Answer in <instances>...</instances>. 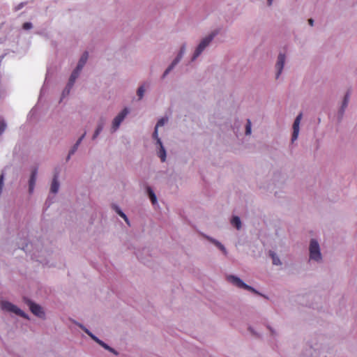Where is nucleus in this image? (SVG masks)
I'll list each match as a JSON object with an SVG mask.
<instances>
[{
  "label": "nucleus",
  "mask_w": 357,
  "mask_h": 357,
  "mask_svg": "<svg viewBox=\"0 0 357 357\" xmlns=\"http://www.w3.org/2000/svg\"><path fill=\"white\" fill-rule=\"evenodd\" d=\"M217 34V31H212L200 40L192 53L190 62L195 61L202 55V54L210 46Z\"/></svg>",
  "instance_id": "1"
},
{
  "label": "nucleus",
  "mask_w": 357,
  "mask_h": 357,
  "mask_svg": "<svg viewBox=\"0 0 357 357\" xmlns=\"http://www.w3.org/2000/svg\"><path fill=\"white\" fill-rule=\"evenodd\" d=\"M309 261H312L317 264L323 262V255L321 251V247L315 238H312L309 243Z\"/></svg>",
  "instance_id": "2"
},
{
  "label": "nucleus",
  "mask_w": 357,
  "mask_h": 357,
  "mask_svg": "<svg viewBox=\"0 0 357 357\" xmlns=\"http://www.w3.org/2000/svg\"><path fill=\"white\" fill-rule=\"evenodd\" d=\"M227 280L228 282H229L231 284H232L233 285L236 286L238 288L250 291L255 294H258L266 298L265 296L259 293L257 289L247 284L241 278L236 275H229L227 276Z\"/></svg>",
  "instance_id": "3"
},
{
  "label": "nucleus",
  "mask_w": 357,
  "mask_h": 357,
  "mask_svg": "<svg viewBox=\"0 0 357 357\" xmlns=\"http://www.w3.org/2000/svg\"><path fill=\"white\" fill-rule=\"evenodd\" d=\"M1 309L6 312L13 313L21 317L29 319V315L20 309L17 306L7 301L0 302Z\"/></svg>",
  "instance_id": "4"
},
{
  "label": "nucleus",
  "mask_w": 357,
  "mask_h": 357,
  "mask_svg": "<svg viewBox=\"0 0 357 357\" xmlns=\"http://www.w3.org/2000/svg\"><path fill=\"white\" fill-rule=\"evenodd\" d=\"M130 113V109L124 107L118 114L113 119L110 127V132H116L120 128L122 122Z\"/></svg>",
  "instance_id": "5"
},
{
  "label": "nucleus",
  "mask_w": 357,
  "mask_h": 357,
  "mask_svg": "<svg viewBox=\"0 0 357 357\" xmlns=\"http://www.w3.org/2000/svg\"><path fill=\"white\" fill-rule=\"evenodd\" d=\"M287 61V55L283 52H280L277 56L275 64V79L280 80Z\"/></svg>",
  "instance_id": "6"
},
{
  "label": "nucleus",
  "mask_w": 357,
  "mask_h": 357,
  "mask_svg": "<svg viewBox=\"0 0 357 357\" xmlns=\"http://www.w3.org/2000/svg\"><path fill=\"white\" fill-rule=\"evenodd\" d=\"M76 324L82 329L93 340H94L96 342H97L99 345L102 347L106 350H108L109 351L117 354V352L112 347H110L109 345H107L106 343H105L103 341L100 340L98 337H96L95 335H93L87 328H86L83 324L79 323H76Z\"/></svg>",
  "instance_id": "7"
},
{
  "label": "nucleus",
  "mask_w": 357,
  "mask_h": 357,
  "mask_svg": "<svg viewBox=\"0 0 357 357\" xmlns=\"http://www.w3.org/2000/svg\"><path fill=\"white\" fill-rule=\"evenodd\" d=\"M24 301L29 307L31 312L34 315L39 318H43L45 317V312L40 305L26 298H24Z\"/></svg>",
  "instance_id": "8"
},
{
  "label": "nucleus",
  "mask_w": 357,
  "mask_h": 357,
  "mask_svg": "<svg viewBox=\"0 0 357 357\" xmlns=\"http://www.w3.org/2000/svg\"><path fill=\"white\" fill-rule=\"evenodd\" d=\"M303 118V113L300 112L296 117L293 123V132L291 135V142H294L298 137L300 132V123Z\"/></svg>",
  "instance_id": "9"
},
{
  "label": "nucleus",
  "mask_w": 357,
  "mask_h": 357,
  "mask_svg": "<svg viewBox=\"0 0 357 357\" xmlns=\"http://www.w3.org/2000/svg\"><path fill=\"white\" fill-rule=\"evenodd\" d=\"M154 140H155V144L157 146L156 147V152L157 155L160 158L161 162H164L166 161L167 158V152L166 149L162 142V140L160 137L158 138H153Z\"/></svg>",
  "instance_id": "10"
},
{
  "label": "nucleus",
  "mask_w": 357,
  "mask_h": 357,
  "mask_svg": "<svg viewBox=\"0 0 357 357\" xmlns=\"http://www.w3.org/2000/svg\"><path fill=\"white\" fill-rule=\"evenodd\" d=\"M319 349L318 347H313L312 344H307L303 351V357H319Z\"/></svg>",
  "instance_id": "11"
},
{
  "label": "nucleus",
  "mask_w": 357,
  "mask_h": 357,
  "mask_svg": "<svg viewBox=\"0 0 357 357\" xmlns=\"http://www.w3.org/2000/svg\"><path fill=\"white\" fill-rule=\"evenodd\" d=\"M38 176V168L36 167L31 169L30 178L29 179V193H33Z\"/></svg>",
  "instance_id": "12"
},
{
  "label": "nucleus",
  "mask_w": 357,
  "mask_h": 357,
  "mask_svg": "<svg viewBox=\"0 0 357 357\" xmlns=\"http://www.w3.org/2000/svg\"><path fill=\"white\" fill-rule=\"evenodd\" d=\"M349 99H350V93L349 92H347L345 95H344V99L342 100V105L339 109V111H338V117H339V119L341 120L344 116V114L345 112V110L349 105Z\"/></svg>",
  "instance_id": "13"
},
{
  "label": "nucleus",
  "mask_w": 357,
  "mask_h": 357,
  "mask_svg": "<svg viewBox=\"0 0 357 357\" xmlns=\"http://www.w3.org/2000/svg\"><path fill=\"white\" fill-rule=\"evenodd\" d=\"M203 237L204 238L207 239L209 242H211L213 245H215L220 250H221L222 252V253L225 255H227V250L226 248L220 241H218V240L215 239L214 238H213L210 236H208L206 234H203Z\"/></svg>",
  "instance_id": "14"
},
{
  "label": "nucleus",
  "mask_w": 357,
  "mask_h": 357,
  "mask_svg": "<svg viewBox=\"0 0 357 357\" xmlns=\"http://www.w3.org/2000/svg\"><path fill=\"white\" fill-rule=\"evenodd\" d=\"M150 87V82L149 81H146L142 82L137 90V96L138 97V100H141L143 99L144 96V93L147 89Z\"/></svg>",
  "instance_id": "15"
},
{
  "label": "nucleus",
  "mask_w": 357,
  "mask_h": 357,
  "mask_svg": "<svg viewBox=\"0 0 357 357\" xmlns=\"http://www.w3.org/2000/svg\"><path fill=\"white\" fill-rule=\"evenodd\" d=\"M105 124V119L104 118H100L98 121L96 128L93 134L92 139L95 140L99 135L102 131Z\"/></svg>",
  "instance_id": "16"
},
{
  "label": "nucleus",
  "mask_w": 357,
  "mask_h": 357,
  "mask_svg": "<svg viewBox=\"0 0 357 357\" xmlns=\"http://www.w3.org/2000/svg\"><path fill=\"white\" fill-rule=\"evenodd\" d=\"M167 121H168V118L167 117H162V118L160 119L158 121V122H157V123H156V125H155V126L154 128V131H153V132L152 134V138H158V137H159V136H158V128L160 127L163 126Z\"/></svg>",
  "instance_id": "17"
},
{
  "label": "nucleus",
  "mask_w": 357,
  "mask_h": 357,
  "mask_svg": "<svg viewBox=\"0 0 357 357\" xmlns=\"http://www.w3.org/2000/svg\"><path fill=\"white\" fill-rule=\"evenodd\" d=\"M186 50L187 44L184 43L181 45L178 52L173 61H175L176 63H178L181 61L184 54H185Z\"/></svg>",
  "instance_id": "18"
},
{
  "label": "nucleus",
  "mask_w": 357,
  "mask_h": 357,
  "mask_svg": "<svg viewBox=\"0 0 357 357\" xmlns=\"http://www.w3.org/2000/svg\"><path fill=\"white\" fill-rule=\"evenodd\" d=\"M59 187H60V183L58 180V176L54 175V176L52 179V183H51L50 192L54 194L57 193L59 190Z\"/></svg>",
  "instance_id": "19"
},
{
  "label": "nucleus",
  "mask_w": 357,
  "mask_h": 357,
  "mask_svg": "<svg viewBox=\"0 0 357 357\" xmlns=\"http://www.w3.org/2000/svg\"><path fill=\"white\" fill-rule=\"evenodd\" d=\"M88 58H89L88 52H84L82 54V55L81 56L76 68H77L78 70H82V68H84V65L86 64V63L88 60Z\"/></svg>",
  "instance_id": "20"
},
{
  "label": "nucleus",
  "mask_w": 357,
  "mask_h": 357,
  "mask_svg": "<svg viewBox=\"0 0 357 357\" xmlns=\"http://www.w3.org/2000/svg\"><path fill=\"white\" fill-rule=\"evenodd\" d=\"M112 207L117 214H119L122 218H123L126 224L130 225V221L127 215L123 212L121 208L116 204H112Z\"/></svg>",
  "instance_id": "21"
},
{
  "label": "nucleus",
  "mask_w": 357,
  "mask_h": 357,
  "mask_svg": "<svg viewBox=\"0 0 357 357\" xmlns=\"http://www.w3.org/2000/svg\"><path fill=\"white\" fill-rule=\"evenodd\" d=\"M146 190V193H147L151 203L153 205L157 204V202H158L157 197H156L153 190L152 189V188L150 186H147Z\"/></svg>",
  "instance_id": "22"
},
{
  "label": "nucleus",
  "mask_w": 357,
  "mask_h": 357,
  "mask_svg": "<svg viewBox=\"0 0 357 357\" xmlns=\"http://www.w3.org/2000/svg\"><path fill=\"white\" fill-rule=\"evenodd\" d=\"M269 256L272 259V263L275 266H281L282 261L278 255L273 251L269 252Z\"/></svg>",
  "instance_id": "23"
},
{
  "label": "nucleus",
  "mask_w": 357,
  "mask_h": 357,
  "mask_svg": "<svg viewBox=\"0 0 357 357\" xmlns=\"http://www.w3.org/2000/svg\"><path fill=\"white\" fill-rule=\"evenodd\" d=\"M82 70H78L77 68H75V69L72 72L68 82L70 83V84H75L77 78L79 77Z\"/></svg>",
  "instance_id": "24"
},
{
  "label": "nucleus",
  "mask_w": 357,
  "mask_h": 357,
  "mask_svg": "<svg viewBox=\"0 0 357 357\" xmlns=\"http://www.w3.org/2000/svg\"><path fill=\"white\" fill-rule=\"evenodd\" d=\"M230 222L232 226L236 228V229L239 230L241 229L242 222L238 216H233Z\"/></svg>",
  "instance_id": "25"
},
{
  "label": "nucleus",
  "mask_w": 357,
  "mask_h": 357,
  "mask_svg": "<svg viewBox=\"0 0 357 357\" xmlns=\"http://www.w3.org/2000/svg\"><path fill=\"white\" fill-rule=\"evenodd\" d=\"M178 63H176L175 61H172L171 64L164 71V73H163V74L162 75V79H165L169 75V73L175 68V66Z\"/></svg>",
  "instance_id": "26"
},
{
  "label": "nucleus",
  "mask_w": 357,
  "mask_h": 357,
  "mask_svg": "<svg viewBox=\"0 0 357 357\" xmlns=\"http://www.w3.org/2000/svg\"><path fill=\"white\" fill-rule=\"evenodd\" d=\"M73 84H70V83L68 82V84L66 86L65 89L62 91L61 98L60 101H61L63 98H66V96H68L69 95V93L70 92V90L73 88Z\"/></svg>",
  "instance_id": "27"
},
{
  "label": "nucleus",
  "mask_w": 357,
  "mask_h": 357,
  "mask_svg": "<svg viewBox=\"0 0 357 357\" xmlns=\"http://www.w3.org/2000/svg\"><path fill=\"white\" fill-rule=\"evenodd\" d=\"M266 328L270 332V335L271 336L273 337V338H275L276 337H278V333L276 329H275L274 328H273L271 325L269 324H267L266 325Z\"/></svg>",
  "instance_id": "28"
},
{
  "label": "nucleus",
  "mask_w": 357,
  "mask_h": 357,
  "mask_svg": "<svg viewBox=\"0 0 357 357\" xmlns=\"http://www.w3.org/2000/svg\"><path fill=\"white\" fill-rule=\"evenodd\" d=\"M252 133V123L250 119H247L245 124V135H250Z\"/></svg>",
  "instance_id": "29"
},
{
  "label": "nucleus",
  "mask_w": 357,
  "mask_h": 357,
  "mask_svg": "<svg viewBox=\"0 0 357 357\" xmlns=\"http://www.w3.org/2000/svg\"><path fill=\"white\" fill-rule=\"evenodd\" d=\"M6 123L4 120L0 121V136L3 133L6 128Z\"/></svg>",
  "instance_id": "30"
},
{
  "label": "nucleus",
  "mask_w": 357,
  "mask_h": 357,
  "mask_svg": "<svg viewBox=\"0 0 357 357\" xmlns=\"http://www.w3.org/2000/svg\"><path fill=\"white\" fill-rule=\"evenodd\" d=\"M79 145L75 143L69 151L70 155H74L75 152L77 151Z\"/></svg>",
  "instance_id": "31"
},
{
  "label": "nucleus",
  "mask_w": 357,
  "mask_h": 357,
  "mask_svg": "<svg viewBox=\"0 0 357 357\" xmlns=\"http://www.w3.org/2000/svg\"><path fill=\"white\" fill-rule=\"evenodd\" d=\"M32 27H33L32 23L29 22L24 23L23 26H22V28L24 30H29V29H32Z\"/></svg>",
  "instance_id": "32"
},
{
  "label": "nucleus",
  "mask_w": 357,
  "mask_h": 357,
  "mask_svg": "<svg viewBox=\"0 0 357 357\" xmlns=\"http://www.w3.org/2000/svg\"><path fill=\"white\" fill-rule=\"evenodd\" d=\"M86 132H84L79 137V139L77 140V142H75L77 144H78L79 146L80 145V144L82 143V140L84 139V137H86Z\"/></svg>",
  "instance_id": "33"
},
{
  "label": "nucleus",
  "mask_w": 357,
  "mask_h": 357,
  "mask_svg": "<svg viewBox=\"0 0 357 357\" xmlns=\"http://www.w3.org/2000/svg\"><path fill=\"white\" fill-rule=\"evenodd\" d=\"M23 6H24V3H20V4H19L16 8H15V10H20V9L22 8H23Z\"/></svg>",
  "instance_id": "34"
},
{
  "label": "nucleus",
  "mask_w": 357,
  "mask_h": 357,
  "mask_svg": "<svg viewBox=\"0 0 357 357\" xmlns=\"http://www.w3.org/2000/svg\"><path fill=\"white\" fill-rule=\"evenodd\" d=\"M22 249L26 252H31L29 249V245L26 243L25 247H23Z\"/></svg>",
  "instance_id": "35"
},
{
  "label": "nucleus",
  "mask_w": 357,
  "mask_h": 357,
  "mask_svg": "<svg viewBox=\"0 0 357 357\" xmlns=\"http://www.w3.org/2000/svg\"><path fill=\"white\" fill-rule=\"evenodd\" d=\"M308 23L310 26H313L314 25V20L312 19H309L308 20Z\"/></svg>",
  "instance_id": "36"
},
{
  "label": "nucleus",
  "mask_w": 357,
  "mask_h": 357,
  "mask_svg": "<svg viewBox=\"0 0 357 357\" xmlns=\"http://www.w3.org/2000/svg\"><path fill=\"white\" fill-rule=\"evenodd\" d=\"M72 155H70V152H68V155H67V157H66V161L70 160V158H71V156H72Z\"/></svg>",
  "instance_id": "37"
},
{
  "label": "nucleus",
  "mask_w": 357,
  "mask_h": 357,
  "mask_svg": "<svg viewBox=\"0 0 357 357\" xmlns=\"http://www.w3.org/2000/svg\"><path fill=\"white\" fill-rule=\"evenodd\" d=\"M273 0H267V4H268V6H271V5H272V3H273Z\"/></svg>",
  "instance_id": "38"
},
{
  "label": "nucleus",
  "mask_w": 357,
  "mask_h": 357,
  "mask_svg": "<svg viewBox=\"0 0 357 357\" xmlns=\"http://www.w3.org/2000/svg\"><path fill=\"white\" fill-rule=\"evenodd\" d=\"M249 331L252 333H255V332L253 331L252 328L251 327H249Z\"/></svg>",
  "instance_id": "39"
},
{
  "label": "nucleus",
  "mask_w": 357,
  "mask_h": 357,
  "mask_svg": "<svg viewBox=\"0 0 357 357\" xmlns=\"http://www.w3.org/2000/svg\"><path fill=\"white\" fill-rule=\"evenodd\" d=\"M33 256L36 258L38 257L35 252L33 253Z\"/></svg>",
  "instance_id": "40"
}]
</instances>
